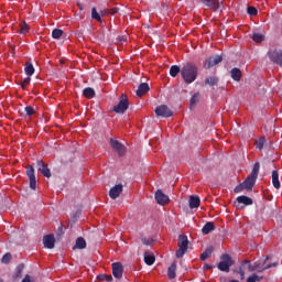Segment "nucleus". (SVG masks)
<instances>
[{"mask_svg":"<svg viewBox=\"0 0 282 282\" xmlns=\"http://www.w3.org/2000/svg\"><path fill=\"white\" fill-rule=\"evenodd\" d=\"M141 241L142 243H144V246H153V242H154L152 238H147L144 236L141 237Z\"/></svg>","mask_w":282,"mask_h":282,"instance_id":"nucleus-40","label":"nucleus"},{"mask_svg":"<svg viewBox=\"0 0 282 282\" xmlns=\"http://www.w3.org/2000/svg\"><path fill=\"white\" fill-rule=\"evenodd\" d=\"M186 252H188V237L186 235H181L178 236V250L176 251V258L182 259Z\"/></svg>","mask_w":282,"mask_h":282,"instance_id":"nucleus-5","label":"nucleus"},{"mask_svg":"<svg viewBox=\"0 0 282 282\" xmlns=\"http://www.w3.org/2000/svg\"><path fill=\"white\" fill-rule=\"evenodd\" d=\"M237 202L238 204H243V206H252V198L248 196H238Z\"/></svg>","mask_w":282,"mask_h":282,"instance_id":"nucleus-26","label":"nucleus"},{"mask_svg":"<svg viewBox=\"0 0 282 282\" xmlns=\"http://www.w3.org/2000/svg\"><path fill=\"white\" fill-rule=\"evenodd\" d=\"M34 65L32 64V62H26L24 65V74H26L28 76H34Z\"/></svg>","mask_w":282,"mask_h":282,"instance_id":"nucleus-25","label":"nucleus"},{"mask_svg":"<svg viewBox=\"0 0 282 282\" xmlns=\"http://www.w3.org/2000/svg\"><path fill=\"white\" fill-rule=\"evenodd\" d=\"M263 147H265V138L262 137L256 142V149H259V151H261Z\"/></svg>","mask_w":282,"mask_h":282,"instance_id":"nucleus-37","label":"nucleus"},{"mask_svg":"<svg viewBox=\"0 0 282 282\" xmlns=\"http://www.w3.org/2000/svg\"><path fill=\"white\" fill-rule=\"evenodd\" d=\"M43 243L44 248H47L48 250H54L56 238H54V235H46L43 237Z\"/></svg>","mask_w":282,"mask_h":282,"instance_id":"nucleus-14","label":"nucleus"},{"mask_svg":"<svg viewBox=\"0 0 282 282\" xmlns=\"http://www.w3.org/2000/svg\"><path fill=\"white\" fill-rule=\"evenodd\" d=\"M26 176L29 177L31 191H36V174L33 165L26 167Z\"/></svg>","mask_w":282,"mask_h":282,"instance_id":"nucleus-9","label":"nucleus"},{"mask_svg":"<svg viewBox=\"0 0 282 282\" xmlns=\"http://www.w3.org/2000/svg\"><path fill=\"white\" fill-rule=\"evenodd\" d=\"M122 189H123L122 184L115 185L109 191V197L111 199H118V197H120V195L122 194Z\"/></svg>","mask_w":282,"mask_h":282,"instance_id":"nucleus-15","label":"nucleus"},{"mask_svg":"<svg viewBox=\"0 0 282 282\" xmlns=\"http://www.w3.org/2000/svg\"><path fill=\"white\" fill-rule=\"evenodd\" d=\"M144 263L147 265H153V263H155V256L153 254H144Z\"/></svg>","mask_w":282,"mask_h":282,"instance_id":"nucleus-32","label":"nucleus"},{"mask_svg":"<svg viewBox=\"0 0 282 282\" xmlns=\"http://www.w3.org/2000/svg\"><path fill=\"white\" fill-rule=\"evenodd\" d=\"M85 248H87V241H85V238L83 237L77 238L76 243L73 247V250H76V249L85 250Z\"/></svg>","mask_w":282,"mask_h":282,"instance_id":"nucleus-19","label":"nucleus"},{"mask_svg":"<svg viewBox=\"0 0 282 282\" xmlns=\"http://www.w3.org/2000/svg\"><path fill=\"white\" fill-rule=\"evenodd\" d=\"M235 265V260L228 253L220 256V262L218 263V270L220 272H230V267Z\"/></svg>","mask_w":282,"mask_h":282,"instance_id":"nucleus-4","label":"nucleus"},{"mask_svg":"<svg viewBox=\"0 0 282 282\" xmlns=\"http://www.w3.org/2000/svg\"><path fill=\"white\" fill-rule=\"evenodd\" d=\"M241 191H246V185H243V183L236 186L234 193H241Z\"/></svg>","mask_w":282,"mask_h":282,"instance_id":"nucleus-45","label":"nucleus"},{"mask_svg":"<svg viewBox=\"0 0 282 282\" xmlns=\"http://www.w3.org/2000/svg\"><path fill=\"white\" fill-rule=\"evenodd\" d=\"M150 87H149V84L147 83H142L139 85L135 94L138 96V98H142V96H144V94H147L148 91H150Z\"/></svg>","mask_w":282,"mask_h":282,"instance_id":"nucleus-18","label":"nucleus"},{"mask_svg":"<svg viewBox=\"0 0 282 282\" xmlns=\"http://www.w3.org/2000/svg\"><path fill=\"white\" fill-rule=\"evenodd\" d=\"M269 259L270 257H267L264 259L262 263L263 267H261V263L256 262L254 264H252L250 263V260H245L240 263L239 268L232 269V272L234 274H239L240 280L243 281V279H246V271L243 270V265H248L249 272H264V270H270V268H276V265H279V262L267 264Z\"/></svg>","mask_w":282,"mask_h":282,"instance_id":"nucleus-1","label":"nucleus"},{"mask_svg":"<svg viewBox=\"0 0 282 282\" xmlns=\"http://www.w3.org/2000/svg\"><path fill=\"white\" fill-rule=\"evenodd\" d=\"M224 61L221 55L209 56L204 62L205 69H210V67H215V65H219Z\"/></svg>","mask_w":282,"mask_h":282,"instance_id":"nucleus-8","label":"nucleus"},{"mask_svg":"<svg viewBox=\"0 0 282 282\" xmlns=\"http://www.w3.org/2000/svg\"><path fill=\"white\" fill-rule=\"evenodd\" d=\"M83 96L88 99L96 98V90H94L91 87H86L83 90Z\"/></svg>","mask_w":282,"mask_h":282,"instance_id":"nucleus-23","label":"nucleus"},{"mask_svg":"<svg viewBox=\"0 0 282 282\" xmlns=\"http://www.w3.org/2000/svg\"><path fill=\"white\" fill-rule=\"evenodd\" d=\"M177 270V262H173L167 269V276L169 279H175Z\"/></svg>","mask_w":282,"mask_h":282,"instance_id":"nucleus-24","label":"nucleus"},{"mask_svg":"<svg viewBox=\"0 0 282 282\" xmlns=\"http://www.w3.org/2000/svg\"><path fill=\"white\" fill-rule=\"evenodd\" d=\"M272 185L274 188H276V191H279V188H281V182L279 181V171L274 170L272 172Z\"/></svg>","mask_w":282,"mask_h":282,"instance_id":"nucleus-20","label":"nucleus"},{"mask_svg":"<svg viewBox=\"0 0 282 282\" xmlns=\"http://www.w3.org/2000/svg\"><path fill=\"white\" fill-rule=\"evenodd\" d=\"M247 12L250 17H257V14H259V10L254 7H248Z\"/></svg>","mask_w":282,"mask_h":282,"instance_id":"nucleus-39","label":"nucleus"},{"mask_svg":"<svg viewBox=\"0 0 282 282\" xmlns=\"http://www.w3.org/2000/svg\"><path fill=\"white\" fill-rule=\"evenodd\" d=\"M215 249L213 247H208L202 254H200V261H206V259H210L213 257V251Z\"/></svg>","mask_w":282,"mask_h":282,"instance_id":"nucleus-28","label":"nucleus"},{"mask_svg":"<svg viewBox=\"0 0 282 282\" xmlns=\"http://www.w3.org/2000/svg\"><path fill=\"white\" fill-rule=\"evenodd\" d=\"M261 169V163L256 162L253 164L250 175L242 182L246 191H252L254 184H257V178L259 177V171Z\"/></svg>","mask_w":282,"mask_h":282,"instance_id":"nucleus-3","label":"nucleus"},{"mask_svg":"<svg viewBox=\"0 0 282 282\" xmlns=\"http://www.w3.org/2000/svg\"><path fill=\"white\" fill-rule=\"evenodd\" d=\"M229 282H239V280H230Z\"/></svg>","mask_w":282,"mask_h":282,"instance_id":"nucleus-50","label":"nucleus"},{"mask_svg":"<svg viewBox=\"0 0 282 282\" xmlns=\"http://www.w3.org/2000/svg\"><path fill=\"white\" fill-rule=\"evenodd\" d=\"M36 167H37V171H40L44 177H47V178L52 177V172L50 171L47 163L43 162V160L36 161Z\"/></svg>","mask_w":282,"mask_h":282,"instance_id":"nucleus-10","label":"nucleus"},{"mask_svg":"<svg viewBox=\"0 0 282 282\" xmlns=\"http://www.w3.org/2000/svg\"><path fill=\"white\" fill-rule=\"evenodd\" d=\"M199 74V68L193 63H187L181 68V77L183 78L185 85H192L197 80Z\"/></svg>","mask_w":282,"mask_h":282,"instance_id":"nucleus-2","label":"nucleus"},{"mask_svg":"<svg viewBox=\"0 0 282 282\" xmlns=\"http://www.w3.org/2000/svg\"><path fill=\"white\" fill-rule=\"evenodd\" d=\"M0 282H3V279L0 278Z\"/></svg>","mask_w":282,"mask_h":282,"instance_id":"nucleus-51","label":"nucleus"},{"mask_svg":"<svg viewBox=\"0 0 282 282\" xmlns=\"http://www.w3.org/2000/svg\"><path fill=\"white\" fill-rule=\"evenodd\" d=\"M120 41H127V39H126L124 36H122V37L120 39Z\"/></svg>","mask_w":282,"mask_h":282,"instance_id":"nucleus-49","label":"nucleus"},{"mask_svg":"<svg viewBox=\"0 0 282 282\" xmlns=\"http://www.w3.org/2000/svg\"><path fill=\"white\" fill-rule=\"evenodd\" d=\"M2 263H4L6 265H8V263H10V261H12V254L11 253H6L2 259H1Z\"/></svg>","mask_w":282,"mask_h":282,"instance_id":"nucleus-41","label":"nucleus"},{"mask_svg":"<svg viewBox=\"0 0 282 282\" xmlns=\"http://www.w3.org/2000/svg\"><path fill=\"white\" fill-rule=\"evenodd\" d=\"M122 272H124V268L120 262L112 263V275L115 279H122Z\"/></svg>","mask_w":282,"mask_h":282,"instance_id":"nucleus-13","label":"nucleus"},{"mask_svg":"<svg viewBox=\"0 0 282 282\" xmlns=\"http://www.w3.org/2000/svg\"><path fill=\"white\" fill-rule=\"evenodd\" d=\"M204 6L213 10L214 12H217L219 10L220 4L219 0H200Z\"/></svg>","mask_w":282,"mask_h":282,"instance_id":"nucleus-16","label":"nucleus"},{"mask_svg":"<svg viewBox=\"0 0 282 282\" xmlns=\"http://www.w3.org/2000/svg\"><path fill=\"white\" fill-rule=\"evenodd\" d=\"M270 58L272 63H275V65H280L282 67V51H274L270 54Z\"/></svg>","mask_w":282,"mask_h":282,"instance_id":"nucleus-17","label":"nucleus"},{"mask_svg":"<svg viewBox=\"0 0 282 282\" xmlns=\"http://www.w3.org/2000/svg\"><path fill=\"white\" fill-rule=\"evenodd\" d=\"M199 102V93H195L191 98L189 109H193L195 104Z\"/></svg>","mask_w":282,"mask_h":282,"instance_id":"nucleus-33","label":"nucleus"},{"mask_svg":"<svg viewBox=\"0 0 282 282\" xmlns=\"http://www.w3.org/2000/svg\"><path fill=\"white\" fill-rule=\"evenodd\" d=\"M22 272H23V265L18 267L17 273H15V279H19V276H21Z\"/></svg>","mask_w":282,"mask_h":282,"instance_id":"nucleus-46","label":"nucleus"},{"mask_svg":"<svg viewBox=\"0 0 282 282\" xmlns=\"http://www.w3.org/2000/svg\"><path fill=\"white\" fill-rule=\"evenodd\" d=\"M156 116H160L161 118H171L173 116V112L169 109V106L161 105L155 108Z\"/></svg>","mask_w":282,"mask_h":282,"instance_id":"nucleus-11","label":"nucleus"},{"mask_svg":"<svg viewBox=\"0 0 282 282\" xmlns=\"http://www.w3.org/2000/svg\"><path fill=\"white\" fill-rule=\"evenodd\" d=\"M213 268L210 264H204L203 270H213Z\"/></svg>","mask_w":282,"mask_h":282,"instance_id":"nucleus-47","label":"nucleus"},{"mask_svg":"<svg viewBox=\"0 0 282 282\" xmlns=\"http://www.w3.org/2000/svg\"><path fill=\"white\" fill-rule=\"evenodd\" d=\"M127 109H129V99L127 98V95H121L118 105L112 108V111L115 113H124Z\"/></svg>","mask_w":282,"mask_h":282,"instance_id":"nucleus-6","label":"nucleus"},{"mask_svg":"<svg viewBox=\"0 0 282 282\" xmlns=\"http://www.w3.org/2000/svg\"><path fill=\"white\" fill-rule=\"evenodd\" d=\"M91 18L95 19V21H102L100 19V14L98 13V11L96 10V8L91 9Z\"/></svg>","mask_w":282,"mask_h":282,"instance_id":"nucleus-43","label":"nucleus"},{"mask_svg":"<svg viewBox=\"0 0 282 282\" xmlns=\"http://www.w3.org/2000/svg\"><path fill=\"white\" fill-rule=\"evenodd\" d=\"M154 197H155L156 204H159L160 206H165V204H169V202H171L169 196L162 193V189H158L154 194Z\"/></svg>","mask_w":282,"mask_h":282,"instance_id":"nucleus-12","label":"nucleus"},{"mask_svg":"<svg viewBox=\"0 0 282 282\" xmlns=\"http://www.w3.org/2000/svg\"><path fill=\"white\" fill-rule=\"evenodd\" d=\"M230 75H231V78L232 80H236L237 83H239V80H241V69L239 68H232L230 70Z\"/></svg>","mask_w":282,"mask_h":282,"instance_id":"nucleus-27","label":"nucleus"},{"mask_svg":"<svg viewBox=\"0 0 282 282\" xmlns=\"http://www.w3.org/2000/svg\"><path fill=\"white\" fill-rule=\"evenodd\" d=\"M32 82V78L30 76H28L26 78H24L20 85L22 89H25V87H28V85H30V83Z\"/></svg>","mask_w":282,"mask_h":282,"instance_id":"nucleus-42","label":"nucleus"},{"mask_svg":"<svg viewBox=\"0 0 282 282\" xmlns=\"http://www.w3.org/2000/svg\"><path fill=\"white\" fill-rule=\"evenodd\" d=\"M28 32H30V25L25 22L20 23V34H28Z\"/></svg>","mask_w":282,"mask_h":282,"instance_id":"nucleus-35","label":"nucleus"},{"mask_svg":"<svg viewBox=\"0 0 282 282\" xmlns=\"http://www.w3.org/2000/svg\"><path fill=\"white\" fill-rule=\"evenodd\" d=\"M219 84V78L215 76L207 77L205 79V85H209V87H215V85Z\"/></svg>","mask_w":282,"mask_h":282,"instance_id":"nucleus-30","label":"nucleus"},{"mask_svg":"<svg viewBox=\"0 0 282 282\" xmlns=\"http://www.w3.org/2000/svg\"><path fill=\"white\" fill-rule=\"evenodd\" d=\"M24 111H25L26 116H29V117L34 116V113H36V111L34 110V108L32 106H26L24 108Z\"/></svg>","mask_w":282,"mask_h":282,"instance_id":"nucleus-44","label":"nucleus"},{"mask_svg":"<svg viewBox=\"0 0 282 282\" xmlns=\"http://www.w3.org/2000/svg\"><path fill=\"white\" fill-rule=\"evenodd\" d=\"M251 39L254 41V43H263V41H265V35L261 33H253Z\"/></svg>","mask_w":282,"mask_h":282,"instance_id":"nucleus-31","label":"nucleus"},{"mask_svg":"<svg viewBox=\"0 0 282 282\" xmlns=\"http://www.w3.org/2000/svg\"><path fill=\"white\" fill-rule=\"evenodd\" d=\"M177 74H182V68L177 65H172L170 68V76H172V78H176Z\"/></svg>","mask_w":282,"mask_h":282,"instance_id":"nucleus-29","label":"nucleus"},{"mask_svg":"<svg viewBox=\"0 0 282 282\" xmlns=\"http://www.w3.org/2000/svg\"><path fill=\"white\" fill-rule=\"evenodd\" d=\"M213 230H215V223L213 221H208L206 223L203 228H202V232L204 235H210V232H213Z\"/></svg>","mask_w":282,"mask_h":282,"instance_id":"nucleus-22","label":"nucleus"},{"mask_svg":"<svg viewBox=\"0 0 282 282\" xmlns=\"http://www.w3.org/2000/svg\"><path fill=\"white\" fill-rule=\"evenodd\" d=\"M110 14H118V8L110 9Z\"/></svg>","mask_w":282,"mask_h":282,"instance_id":"nucleus-48","label":"nucleus"},{"mask_svg":"<svg viewBox=\"0 0 282 282\" xmlns=\"http://www.w3.org/2000/svg\"><path fill=\"white\" fill-rule=\"evenodd\" d=\"M110 147L120 158L127 153V147L116 139H110Z\"/></svg>","mask_w":282,"mask_h":282,"instance_id":"nucleus-7","label":"nucleus"},{"mask_svg":"<svg viewBox=\"0 0 282 282\" xmlns=\"http://www.w3.org/2000/svg\"><path fill=\"white\" fill-rule=\"evenodd\" d=\"M199 204H202V199H199V196H191L189 197L191 210H193V208H199Z\"/></svg>","mask_w":282,"mask_h":282,"instance_id":"nucleus-21","label":"nucleus"},{"mask_svg":"<svg viewBox=\"0 0 282 282\" xmlns=\"http://www.w3.org/2000/svg\"><path fill=\"white\" fill-rule=\"evenodd\" d=\"M98 281H106V282H111L113 281V276L111 274L107 275V274H99L97 276Z\"/></svg>","mask_w":282,"mask_h":282,"instance_id":"nucleus-36","label":"nucleus"},{"mask_svg":"<svg viewBox=\"0 0 282 282\" xmlns=\"http://www.w3.org/2000/svg\"><path fill=\"white\" fill-rule=\"evenodd\" d=\"M263 275H259L257 273L251 274L248 279L247 282H257V281H262Z\"/></svg>","mask_w":282,"mask_h":282,"instance_id":"nucleus-34","label":"nucleus"},{"mask_svg":"<svg viewBox=\"0 0 282 282\" xmlns=\"http://www.w3.org/2000/svg\"><path fill=\"white\" fill-rule=\"evenodd\" d=\"M52 36H53V39H61V36H63V30L54 29L52 31Z\"/></svg>","mask_w":282,"mask_h":282,"instance_id":"nucleus-38","label":"nucleus"}]
</instances>
